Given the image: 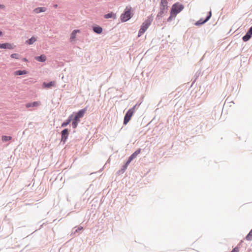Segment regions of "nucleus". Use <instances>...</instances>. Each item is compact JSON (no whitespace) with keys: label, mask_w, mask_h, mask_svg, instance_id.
I'll use <instances>...</instances> for the list:
<instances>
[{"label":"nucleus","mask_w":252,"mask_h":252,"mask_svg":"<svg viewBox=\"0 0 252 252\" xmlns=\"http://www.w3.org/2000/svg\"><path fill=\"white\" fill-rule=\"evenodd\" d=\"M184 8L183 4L179 3V2L175 3L174 4L171 9L170 12L172 15H176L177 14L180 13Z\"/></svg>","instance_id":"1"},{"label":"nucleus","mask_w":252,"mask_h":252,"mask_svg":"<svg viewBox=\"0 0 252 252\" xmlns=\"http://www.w3.org/2000/svg\"><path fill=\"white\" fill-rule=\"evenodd\" d=\"M151 22L152 20L150 19H147L142 23L138 32V37L141 36L145 32L151 25Z\"/></svg>","instance_id":"2"},{"label":"nucleus","mask_w":252,"mask_h":252,"mask_svg":"<svg viewBox=\"0 0 252 252\" xmlns=\"http://www.w3.org/2000/svg\"><path fill=\"white\" fill-rule=\"evenodd\" d=\"M131 8L130 7H126L125 9V12L122 14L121 16V20L122 22H126L131 17Z\"/></svg>","instance_id":"3"},{"label":"nucleus","mask_w":252,"mask_h":252,"mask_svg":"<svg viewBox=\"0 0 252 252\" xmlns=\"http://www.w3.org/2000/svg\"><path fill=\"white\" fill-rule=\"evenodd\" d=\"M87 110V108L86 107L79 110L77 113H76L75 117L73 119L75 121L80 122V119L82 118L84 116Z\"/></svg>","instance_id":"4"},{"label":"nucleus","mask_w":252,"mask_h":252,"mask_svg":"<svg viewBox=\"0 0 252 252\" xmlns=\"http://www.w3.org/2000/svg\"><path fill=\"white\" fill-rule=\"evenodd\" d=\"M134 113H133V110H128V111L125 115L124 120V124L126 125L129 121L130 120L131 117L132 116Z\"/></svg>","instance_id":"5"},{"label":"nucleus","mask_w":252,"mask_h":252,"mask_svg":"<svg viewBox=\"0 0 252 252\" xmlns=\"http://www.w3.org/2000/svg\"><path fill=\"white\" fill-rule=\"evenodd\" d=\"M41 102L39 101H34L32 102H28L25 104V106L27 108L30 107H38L41 105Z\"/></svg>","instance_id":"6"},{"label":"nucleus","mask_w":252,"mask_h":252,"mask_svg":"<svg viewBox=\"0 0 252 252\" xmlns=\"http://www.w3.org/2000/svg\"><path fill=\"white\" fill-rule=\"evenodd\" d=\"M15 47V45L9 43H0V49H13Z\"/></svg>","instance_id":"7"},{"label":"nucleus","mask_w":252,"mask_h":252,"mask_svg":"<svg viewBox=\"0 0 252 252\" xmlns=\"http://www.w3.org/2000/svg\"><path fill=\"white\" fill-rule=\"evenodd\" d=\"M168 8L167 0H161L160 3V9L162 12Z\"/></svg>","instance_id":"8"},{"label":"nucleus","mask_w":252,"mask_h":252,"mask_svg":"<svg viewBox=\"0 0 252 252\" xmlns=\"http://www.w3.org/2000/svg\"><path fill=\"white\" fill-rule=\"evenodd\" d=\"M68 135V130L67 128L63 129L62 131V140L64 143L67 138Z\"/></svg>","instance_id":"9"},{"label":"nucleus","mask_w":252,"mask_h":252,"mask_svg":"<svg viewBox=\"0 0 252 252\" xmlns=\"http://www.w3.org/2000/svg\"><path fill=\"white\" fill-rule=\"evenodd\" d=\"M211 16H212V13H211V11H210L209 12L207 17L204 20H203V21H202V20H199L198 21H197L196 23V25L202 24L205 23L211 18Z\"/></svg>","instance_id":"10"},{"label":"nucleus","mask_w":252,"mask_h":252,"mask_svg":"<svg viewBox=\"0 0 252 252\" xmlns=\"http://www.w3.org/2000/svg\"><path fill=\"white\" fill-rule=\"evenodd\" d=\"M80 32L79 30H75L73 31L70 34V41L71 42L74 41L75 39L76 34Z\"/></svg>","instance_id":"11"},{"label":"nucleus","mask_w":252,"mask_h":252,"mask_svg":"<svg viewBox=\"0 0 252 252\" xmlns=\"http://www.w3.org/2000/svg\"><path fill=\"white\" fill-rule=\"evenodd\" d=\"M43 85L44 87L47 88H50L51 87L54 86L55 85V81H51L49 83H43Z\"/></svg>","instance_id":"12"},{"label":"nucleus","mask_w":252,"mask_h":252,"mask_svg":"<svg viewBox=\"0 0 252 252\" xmlns=\"http://www.w3.org/2000/svg\"><path fill=\"white\" fill-rule=\"evenodd\" d=\"M35 59L37 61L44 62L46 60V57L45 55H42L40 56L35 57Z\"/></svg>","instance_id":"13"},{"label":"nucleus","mask_w":252,"mask_h":252,"mask_svg":"<svg viewBox=\"0 0 252 252\" xmlns=\"http://www.w3.org/2000/svg\"><path fill=\"white\" fill-rule=\"evenodd\" d=\"M46 8L45 7H37L34 10V12L36 13H39L46 11Z\"/></svg>","instance_id":"14"},{"label":"nucleus","mask_w":252,"mask_h":252,"mask_svg":"<svg viewBox=\"0 0 252 252\" xmlns=\"http://www.w3.org/2000/svg\"><path fill=\"white\" fill-rule=\"evenodd\" d=\"M140 152L141 149H138L129 157L130 158V159H133L134 158H135L137 157V156L140 153Z\"/></svg>","instance_id":"15"},{"label":"nucleus","mask_w":252,"mask_h":252,"mask_svg":"<svg viewBox=\"0 0 252 252\" xmlns=\"http://www.w3.org/2000/svg\"><path fill=\"white\" fill-rule=\"evenodd\" d=\"M37 39L35 37L32 36L30 39L26 41V43L29 45H32L36 41Z\"/></svg>","instance_id":"16"},{"label":"nucleus","mask_w":252,"mask_h":252,"mask_svg":"<svg viewBox=\"0 0 252 252\" xmlns=\"http://www.w3.org/2000/svg\"><path fill=\"white\" fill-rule=\"evenodd\" d=\"M93 30L94 32L98 34H100L102 32V28L99 26L94 27Z\"/></svg>","instance_id":"17"},{"label":"nucleus","mask_w":252,"mask_h":252,"mask_svg":"<svg viewBox=\"0 0 252 252\" xmlns=\"http://www.w3.org/2000/svg\"><path fill=\"white\" fill-rule=\"evenodd\" d=\"M72 116V115L68 117V119L67 120H66L65 122H64L62 124V127H65V126H67L71 122V118Z\"/></svg>","instance_id":"18"},{"label":"nucleus","mask_w":252,"mask_h":252,"mask_svg":"<svg viewBox=\"0 0 252 252\" xmlns=\"http://www.w3.org/2000/svg\"><path fill=\"white\" fill-rule=\"evenodd\" d=\"M27 72L25 70H17L15 71L14 73L15 75H21L24 74H26Z\"/></svg>","instance_id":"19"},{"label":"nucleus","mask_w":252,"mask_h":252,"mask_svg":"<svg viewBox=\"0 0 252 252\" xmlns=\"http://www.w3.org/2000/svg\"><path fill=\"white\" fill-rule=\"evenodd\" d=\"M12 137L10 136L3 135L1 137V140L3 142H6L11 140Z\"/></svg>","instance_id":"20"},{"label":"nucleus","mask_w":252,"mask_h":252,"mask_svg":"<svg viewBox=\"0 0 252 252\" xmlns=\"http://www.w3.org/2000/svg\"><path fill=\"white\" fill-rule=\"evenodd\" d=\"M115 18V14L113 13V12H111V13H108L107 14H105L104 15V18H106V19H108V18Z\"/></svg>","instance_id":"21"},{"label":"nucleus","mask_w":252,"mask_h":252,"mask_svg":"<svg viewBox=\"0 0 252 252\" xmlns=\"http://www.w3.org/2000/svg\"><path fill=\"white\" fill-rule=\"evenodd\" d=\"M251 37V35L247 32L246 35L243 37V40L245 42L247 41L250 39Z\"/></svg>","instance_id":"22"},{"label":"nucleus","mask_w":252,"mask_h":252,"mask_svg":"<svg viewBox=\"0 0 252 252\" xmlns=\"http://www.w3.org/2000/svg\"><path fill=\"white\" fill-rule=\"evenodd\" d=\"M11 58L16 59H19L20 58V55L16 53L12 54L10 55Z\"/></svg>","instance_id":"23"},{"label":"nucleus","mask_w":252,"mask_h":252,"mask_svg":"<svg viewBox=\"0 0 252 252\" xmlns=\"http://www.w3.org/2000/svg\"><path fill=\"white\" fill-rule=\"evenodd\" d=\"M246 239L247 240H251L252 239V229L246 236Z\"/></svg>","instance_id":"24"},{"label":"nucleus","mask_w":252,"mask_h":252,"mask_svg":"<svg viewBox=\"0 0 252 252\" xmlns=\"http://www.w3.org/2000/svg\"><path fill=\"white\" fill-rule=\"evenodd\" d=\"M79 122V121H75L74 119L73 120L72 125V126H73V127L74 128H76V127L77 126V125H78V124Z\"/></svg>","instance_id":"25"},{"label":"nucleus","mask_w":252,"mask_h":252,"mask_svg":"<svg viewBox=\"0 0 252 252\" xmlns=\"http://www.w3.org/2000/svg\"><path fill=\"white\" fill-rule=\"evenodd\" d=\"M176 17L175 15H171V13L170 12V17L168 18L167 19V21L168 22H170L172 20V19L173 18H175Z\"/></svg>","instance_id":"26"},{"label":"nucleus","mask_w":252,"mask_h":252,"mask_svg":"<svg viewBox=\"0 0 252 252\" xmlns=\"http://www.w3.org/2000/svg\"><path fill=\"white\" fill-rule=\"evenodd\" d=\"M132 160V159H130V158L129 157V158H128V160L126 163L125 168H126L127 165L130 163V162Z\"/></svg>","instance_id":"27"},{"label":"nucleus","mask_w":252,"mask_h":252,"mask_svg":"<svg viewBox=\"0 0 252 252\" xmlns=\"http://www.w3.org/2000/svg\"><path fill=\"white\" fill-rule=\"evenodd\" d=\"M239 249L238 247L234 248L230 252H239Z\"/></svg>","instance_id":"28"},{"label":"nucleus","mask_w":252,"mask_h":252,"mask_svg":"<svg viewBox=\"0 0 252 252\" xmlns=\"http://www.w3.org/2000/svg\"><path fill=\"white\" fill-rule=\"evenodd\" d=\"M247 32L251 35L252 34V26L250 28L249 30Z\"/></svg>","instance_id":"29"},{"label":"nucleus","mask_w":252,"mask_h":252,"mask_svg":"<svg viewBox=\"0 0 252 252\" xmlns=\"http://www.w3.org/2000/svg\"><path fill=\"white\" fill-rule=\"evenodd\" d=\"M136 107V105H135V106H134L131 109H129V110H133V113L134 112V111H135V108Z\"/></svg>","instance_id":"30"},{"label":"nucleus","mask_w":252,"mask_h":252,"mask_svg":"<svg viewBox=\"0 0 252 252\" xmlns=\"http://www.w3.org/2000/svg\"><path fill=\"white\" fill-rule=\"evenodd\" d=\"M4 8V5L0 4V8Z\"/></svg>","instance_id":"31"},{"label":"nucleus","mask_w":252,"mask_h":252,"mask_svg":"<svg viewBox=\"0 0 252 252\" xmlns=\"http://www.w3.org/2000/svg\"><path fill=\"white\" fill-rule=\"evenodd\" d=\"M23 60L24 62H27V61H28V60H27V59H26V58H24V59H23Z\"/></svg>","instance_id":"32"},{"label":"nucleus","mask_w":252,"mask_h":252,"mask_svg":"<svg viewBox=\"0 0 252 252\" xmlns=\"http://www.w3.org/2000/svg\"><path fill=\"white\" fill-rule=\"evenodd\" d=\"M54 7L55 8H57V7H58V5H57V4H55V5H54Z\"/></svg>","instance_id":"33"},{"label":"nucleus","mask_w":252,"mask_h":252,"mask_svg":"<svg viewBox=\"0 0 252 252\" xmlns=\"http://www.w3.org/2000/svg\"><path fill=\"white\" fill-rule=\"evenodd\" d=\"M2 34V33L0 31V36H1Z\"/></svg>","instance_id":"34"},{"label":"nucleus","mask_w":252,"mask_h":252,"mask_svg":"<svg viewBox=\"0 0 252 252\" xmlns=\"http://www.w3.org/2000/svg\"><path fill=\"white\" fill-rule=\"evenodd\" d=\"M83 229V227H81L80 228H78L79 230H82Z\"/></svg>","instance_id":"35"}]
</instances>
